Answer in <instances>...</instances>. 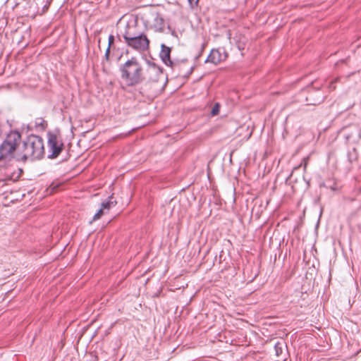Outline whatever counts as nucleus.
I'll list each match as a JSON object with an SVG mask.
<instances>
[{
  "label": "nucleus",
  "instance_id": "1",
  "mask_svg": "<svg viewBox=\"0 0 361 361\" xmlns=\"http://www.w3.org/2000/svg\"><path fill=\"white\" fill-rule=\"evenodd\" d=\"M23 154L17 157L18 161L41 159L45 154L44 142L41 137H28L27 140L23 142Z\"/></svg>",
  "mask_w": 361,
  "mask_h": 361
},
{
  "label": "nucleus",
  "instance_id": "2",
  "mask_svg": "<svg viewBox=\"0 0 361 361\" xmlns=\"http://www.w3.org/2000/svg\"><path fill=\"white\" fill-rule=\"evenodd\" d=\"M21 137H6L0 145V167L6 168L19 155H16L20 147Z\"/></svg>",
  "mask_w": 361,
  "mask_h": 361
},
{
  "label": "nucleus",
  "instance_id": "3",
  "mask_svg": "<svg viewBox=\"0 0 361 361\" xmlns=\"http://www.w3.org/2000/svg\"><path fill=\"white\" fill-rule=\"evenodd\" d=\"M123 84L126 87L133 86L135 83V60H128L121 68Z\"/></svg>",
  "mask_w": 361,
  "mask_h": 361
},
{
  "label": "nucleus",
  "instance_id": "4",
  "mask_svg": "<svg viewBox=\"0 0 361 361\" xmlns=\"http://www.w3.org/2000/svg\"><path fill=\"white\" fill-rule=\"evenodd\" d=\"M63 149V142L60 137H49L47 142V157L49 159L56 158Z\"/></svg>",
  "mask_w": 361,
  "mask_h": 361
},
{
  "label": "nucleus",
  "instance_id": "5",
  "mask_svg": "<svg viewBox=\"0 0 361 361\" xmlns=\"http://www.w3.org/2000/svg\"><path fill=\"white\" fill-rule=\"evenodd\" d=\"M123 36L126 42L133 48H135V19L128 21L123 31Z\"/></svg>",
  "mask_w": 361,
  "mask_h": 361
},
{
  "label": "nucleus",
  "instance_id": "6",
  "mask_svg": "<svg viewBox=\"0 0 361 361\" xmlns=\"http://www.w3.org/2000/svg\"><path fill=\"white\" fill-rule=\"evenodd\" d=\"M171 67L181 77H188L193 71L192 65L187 60L173 63Z\"/></svg>",
  "mask_w": 361,
  "mask_h": 361
},
{
  "label": "nucleus",
  "instance_id": "7",
  "mask_svg": "<svg viewBox=\"0 0 361 361\" xmlns=\"http://www.w3.org/2000/svg\"><path fill=\"white\" fill-rule=\"evenodd\" d=\"M112 199V197H109L108 200L101 204L100 209L94 215L93 219L90 221V223L99 219L104 214H106L111 207H114L116 204V202L113 201Z\"/></svg>",
  "mask_w": 361,
  "mask_h": 361
},
{
  "label": "nucleus",
  "instance_id": "8",
  "mask_svg": "<svg viewBox=\"0 0 361 361\" xmlns=\"http://www.w3.org/2000/svg\"><path fill=\"white\" fill-rule=\"evenodd\" d=\"M47 126V123L42 118H37L35 121V126L34 127L27 126V128L28 129L27 131L32 130L35 129V131H37L38 133H41L46 129Z\"/></svg>",
  "mask_w": 361,
  "mask_h": 361
},
{
  "label": "nucleus",
  "instance_id": "9",
  "mask_svg": "<svg viewBox=\"0 0 361 361\" xmlns=\"http://www.w3.org/2000/svg\"><path fill=\"white\" fill-rule=\"evenodd\" d=\"M170 53H171V49L164 44L161 45V51L160 53V56L164 61V63L171 66L172 65L173 62L170 59Z\"/></svg>",
  "mask_w": 361,
  "mask_h": 361
},
{
  "label": "nucleus",
  "instance_id": "10",
  "mask_svg": "<svg viewBox=\"0 0 361 361\" xmlns=\"http://www.w3.org/2000/svg\"><path fill=\"white\" fill-rule=\"evenodd\" d=\"M222 60V56L220 51L217 49H212L206 60V62H209L214 64H218Z\"/></svg>",
  "mask_w": 361,
  "mask_h": 361
},
{
  "label": "nucleus",
  "instance_id": "11",
  "mask_svg": "<svg viewBox=\"0 0 361 361\" xmlns=\"http://www.w3.org/2000/svg\"><path fill=\"white\" fill-rule=\"evenodd\" d=\"M149 41L144 35L137 36V49H147L149 47Z\"/></svg>",
  "mask_w": 361,
  "mask_h": 361
},
{
  "label": "nucleus",
  "instance_id": "12",
  "mask_svg": "<svg viewBox=\"0 0 361 361\" xmlns=\"http://www.w3.org/2000/svg\"><path fill=\"white\" fill-rule=\"evenodd\" d=\"M220 104L219 102L215 103L212 106L211 112L209 114L210 116L213 117L217 116L220 112Z\"/></svg>",
  "mask_w": 361,
  "mask_h": 361
},
{
  "label": "nucleus",
  "instance_id": "13",
  "mask_svg": "<svg viewBox=\"0 0 361 361\" xmlns=\"http://www.w3.org/2000/svg\"><path fill=\"white\" fill-rule=\"evenodd\" d=\"M114 35H110L109 36V46L105 52V56L106 59L109 58V53H110V48H111V45L114 44Z\"/></svg>",
  "mask_w": 361,
  "mask_h": 361
},
{
  "label": "nucleus",
  "instance_id": "14",
  "mask_svg": "<svg viewBox=\"0 0 361 361\" xmlns=\"http://www.w3.org/2000/svg\"><path fill=\"white\" fill-rule=\"evenodd\" d=\"M283 343L277 342L274 345V349L277 356H279L283 352Z\"/></svg>",
  "mask_w": 361,
  "mask_h": 361
},
{
  "label": "nucleus",
  "instance_id": "15",
  "mask_svg": "<svg viewBox=\"0 0 361 361\" xmlns=\"http://www.w3.org/2000/svg\"><path fill=\"white\" fill-rule=\"evenodd\" d=\"M148 71L149 72H152L156 75H157L159 73V68L154 63H152V64H149V69Z\"/></svg>",
  "mask_w": 361,
  "mask_h": 361
},
{
  "label": "nucleus",
  "instance_id": "16",
  "mask_svg": "<svg viewBox=\"0 0 361 361\" xmlns=\"http://www.w3.org/2000/svg\"><path fill=\"white\" fill-rule=\"evenodd\" d=\"M190 6L194 8L197 6L199 0H188Z\"/></svg>",
  "mask_w": 361,
  "mask_h": 361
},
{
  "label": "nucleus",
  "instance_id": "17",
  "mask_svg": "<svg viewBox=\"0 0 361 361\" xmlns=\"http://www.w3.org/2000/svg\"><path fill=\"white\" fill-rule=\"evenodd\" d=\"M59 185H54L53 183L50 185L49 190H51V192H54L56 190V188H58Z\"/></svg>",
  "mask_w": 361,
  "mask_h": 361
},
{
  "label": "nucleus",
  "instance_id": "18",
  "mask_svg": "<svg viewBox=\"0 0 361 361\" xmlns=\"http://www.w3.org/2000/svg\"><path fill=\"white\" fill-rule=\"evenodd\" d=\"M308 159V157H307V158L304 159V161H305V166H306V165H307V161H306V159Z\"/></svg>",
  "mask_w": 361,
  "mask_h": 361
}]
</instances>
